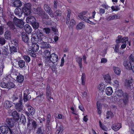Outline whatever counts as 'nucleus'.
I'll list each match as a JSON object with an SVG mask.
<instances>
[{
	"label": "nucleus",
	"instance_id": "61",
	"mask_svg": "<svg viewBox=\"0 0 134 134\" xmlns=\"http://www.w3.org/2000/svg\"><path fill=\"white\" fill-rule=\"evenodd\" d=\"M119 44H116L115 46V48L114 49V51L115 53H117L119 51Z\"/></svg>",
	"mask_w": 134,
	"mask_h": 134
},
{
	"label": "nucleus",
	"instance_id": "30",
	"mask_svg": "<svg viewBox=\"0 0 134 134\" xmlns=\"http://www.w3.org/2000/svg\"><path fill=\"white\" fill-rule=\"evenodd\" d=\"M113 69L116 74L118 75H120L121 70L119 68L116 67H114Z\"/></svg>",
	"mask_w": 134,
	"mask_h": 134
},
{
	"label": "nucleus",
	"instance_id": "29",
	"mask_svg": "<svg viewBox=\"0 0 134 134\" xmlns=\"http://www.w3.org/2000/svg\"><path fill=\"white\" fill-rule=\"evenodd\" d=\"M28 109L30 113L32 115H34L35 113V109L31 106H28Z\"/></svg>",
	"mask_w": 134,
	"mask_h": 134
},
{
	"label": "nucleus",
	"instance_id": "39",
	"mask_svg": "<svg viewBox=\"0 0 134 134\" xmlns=\"http://www.w3.org/2000/svg\"><path fill=\"white\" fill-rule=\"evenodd\" d=\"M105 86L103 83H100L98 86L99 89L101 92H102L104 90Z\"/></svg>",
	"mask_w": 134,
	"mask_h": 134
},
{
	"label": "nucleus",
	"instance_id": "31",
	"mask_svg": "<svg viewBox=\"0 0 134 134\" xmlns=\"http://www.w3.org/2000/svg\"><path fill=\"white\" fill-rule=\"evenodd\" d=\"M25 64V62L23 60H20L18 62V65L21 68H23Z\"/></svg>",
	"mask_w": 134,
	"mask_h": 134
},
{
	"label": "nucleus",
	"instance_id": "48",
	"mask_svg": "<svg viewBox=\"0 0 134 134\" xmlns=\"http://www.w3.org/2000/svg\"><path fill=\"white\" fill-rule=\"evenodd\" d=\"M2 54L5 55H7L9 54L8 49L5 48L2 49Z\"/></svg>",
	"mask_w": 134,
	"mask_h": 134
},
{
	"label": "nucleus",
	"instance_id": "20",
	"mask_svg": "<svg viewBox=\"0 0 134 134\" xmlns=\"http://www.w3.org/2000/svg\"><path fill=\"white\" fill-rule=\"evenodd\" d=\"M96 105L98 113L100 115L102 113V105L100 102L99 101H97Z\"/></svg>",
	"mask_w": 134,
	"mask_h": 134
},
{
	"label": "nucleus",
	"instance_id": "7",
	"mask_svg": "<svg viewBox=\"0 0 134 134\" xmlns=\"http://www.w3.org/2000/svg\"><path fill=\"white\" fill-rule=\"evenodd\" d=\"M0 131L1 132L4 134H7L8 132L10 134H12L13 131L8 126L4 125L1 126L0 127Z\"/></svg>",
	"mask_w": 134,
	"mask_h": 134
},
{
	"label": "nucleus",
	"instance_id": "4",
	"mask_svg": "<svg viewBox=\"0 0 134 134\" xmlns=\"http://www.w3.org/2000/svg\"><path fill=\"white\" fill-rule=\"evenodd\" d=\"M42 19L43 23L46 25H49L51 23V18L44 11L40 15Z\"/></svg>",
	"mask_w": 134,
	"mask_h": 134
},
{
	"label": "nucleus",
	"instance_id": "1",
	"mask_svg": "<svg viewBox=\"0 0 134 134\" xmlns=\"http://www.w3.org/2000/svg\"><path fill=\"white\" fill-rule=\"evenodd\" d=\"M46 38V36L43 35V33L41 30H37L36 34H33L31 39L32 42V45L30 49L29 50V52L30 55L35 57L36 54L35 52H37L39 48V46L37 44L39 41L44 40Z\"/></svg>",
	"mask_w": 134,
	"mask_h": 134
},
{
	"label": "nucleus",
	"instance_id": "35",
	"mask_svg": "<svg viewBox=\"0 0 134 134\" xmlns=\"http://www.w3.org/2000/svg\"><path fill=\"white\" fill-rule=\"evenodd\" d=\"M76 22L73 19H72L70 21L69 27L70 29L72 28L75 24Z\"/></svg>",
	"mask_w": 134,
	"mask_h": 134
},
{
	"label": "nucleus",
	"instance_id": "38",
	"mask_svg": "<svg viewBox=\"0 0 134 134\" xmlns=\"http://www.w3.org/2000/svg\"><path fill=\"white\" fill-rule=\"evenodd\" d=\"M68 13L66 17V23L67 25L69 24V22L71 16V12L69 10H68Z\"/></svg>",
	"mask_w": 134,
	"mask_h": 134
},
{
	"label": "nucleus",
	"instance_id": "8",
	"mask_svg": "<svg viewBox=\"0 0 134 134\" xmlns=\"http://www.w3.org/2000/svg\"><path fill=\"white\" fill-rule=\"evenodd\" d=\"M58 60V56L55 53H53L51 54L49 63H52V64H54L57 62Z\"/></svg>",
	"mask_w": 134,
	"mask_h": 134
},
{
	"label": "nucleus",
	"instance_id": "12",
	"mask_svg": "<svg viewBox=\"0 0 134 134\" xmlns=\"http://www.w3.org/2000/svg\"><path fill=\"white\" fill-rule=\"evenodd\" d=\"M46 38H45L44 40H41L40 41H39L40 42L41 41H42V42L40 43V46L41 48L47 49L50 46L49 43H47L46 42H44V41H45V39H46Z\"/></svg>",
	"mask_w": 134,
	"mask_h": 134
},
{
	"label": "nucleus",
	"instance_id": "15",
	"mask_svg": "<svg viewBox=\"0 0 134 134\" xmlns=\"http://www.w3.org/2000/svg\"><path fill=\"white\" fill-rule=\"evenodd\" d=\"M26 21L27 23L31 24L33 23L36 21V19L34 16H29L26 18Z\"/></svg>",
	"mask_w": 134,
	"mask_h": 134
},
{
	"label": "nucleus",
	"instance_id": "32",
	"mask_svg": "<svg viewBox=\"0 0 134 134\" xmlns=\"http://www.w3.org/2000/svg\"><path fill=\"white\" fill-rule=\"evenodd\" d=\"M81 79L82 85L83 86L85 85L86 79V75L84 73H82V74Z\"/></svg>",
	"mask_w": 134,
	"mask_h": 134
},
{
	"label": "nucleus",
	"instance_id": "27",
	"mask_svg": "<svg viewBox=\"0 0 134 134\" xmlns=\"http://www.w3.org/2000/svg\"><path fill=\"white\" fill-rule=\"evenodd\" d=\"M7 85V88L9 90L10 89L12 88H16L15 85L12 82H8Z\"/></svg>",
	"mask_w": 134,
	"mask_h": 134
},
{
	"label": "nucleus",
	"instance_id": "18",
	"mask_svg": "<svg viewBox=\"0 0 134 134\" xmlns=\"http://www.w3.org/2000/svg\"><path fill=\"white\" fill-rule=\"evenodd\" d=\"M12 116L15 121H17L19 119V116L18 113L15 111H13L12 113Z\"/></svg>",
	"mask_w": 134,
	"mask_h": 134
},
{
	"label": "nucleus",
	"instance_id": "43",
	"mask_svg": "<svg viewBox=\"0 0 134 134\" xmlns=\"http://www.w3.org/2000/svg\"><path fill=\"white\" fill-rule=\"evenodd\" d=\"M36 11L37 14L40 16L44 11L42 10L41 8L38 7L36 9Z\"/></svg>",
	"mask_w": 134,
	"mask_h": 134
},
{
	"label": "nucleus",
	"instance_id": "56",
	"mask_svg": "<svg viewBox=\"0 0 134 134\" xmlns=\"http://www.w3.org/2000/svg\"><path fill=\"white\" fill-rule=\"evenodd\" d=\"M31 121H32V127L33 128H34V129H35V128H36L37 127V124L36 121H34L32 119H31Z\"/></svg>",
	"mask_w": 134,
	"mask_h": 134
},
{
	"label": "nucleus",
	"instance_id": "46",
	"mask_svg": "<svg viewBox=\"0 0 134 134\" xmlns=\"http://www.w3.org/2000/svg\"><path fill=\"white\" fill-rule=\"evenodd\" d=\"M117 16L116 15L110 16L107 18V20H111L116 19H117Z\"/></svg>",
	"mask_w": 134,
	"mask_h": 134
},
{
	"label": "nucleus",
	"instance_id": "33",
	"mask_svg": "<svg viewBox=\"0 0 134 134\" xmlns=\"http://www.w3.org/2000/svg\"><path fill=\"white\" fill-rule=\"evenodd\" d=\"M5 38L7 40H10L11 37V35L10 32L7 31L5 32L4 34Z\"/></svg>",
	"mask_w": 134,
	"mask_h": 134
},
{
	"label": "nucleus",
	"instance_id": "5",
	"mask_svg": "<svg viewBox=\"0 0 134 134\" xmlns=\"http://www.w3.org/2000/svg\"><path fill=\"white\" fill-rule=\"evenodd\" d=\"M51 55L50 51L48 50H46L43 52V58L44 59L46 64H47L50 66V65L48 64L50 57Z\"/></svg>",
	"mask_w": 134,
	"mask_h": 134
},
{
	"label": "nucleus",
	"instance_id": "25",
	"mask_svg": "<svg viewBox=\"0 0 134 134\" xmlns=\"http://www.w3.org/2000/svg\"><path fill=\"white\" fill-rule=\"evenodd\" d=\"M76 61L78 63L80 68L81 69L82 67V58L79 57H76Z\"/></svg>",
	"mask_w": 134,
	"mask_h": 134
},
{
	"label": "nucleus",
	"instance_id": "26",
	"mask_svg": "<svg viewBox=\"0 0 134 134\" xmlns=\"http://www.w3.org/2000/svg\"><path fill=\"white\" fill-rule=\"evenodd\" d=\"M13 6L15 7H19L22 5L21 2L19 0H16L13 3Z\"/></svg>",
	"mask_w": 134,
	"mask_h": 134
},
{
	"label": "nucleus",
	"instance_id": "16",
	"mask_svg": "<svg viewBox=\"0 0 134 134\" xmlns=\"http://www.w3.org/2000/svg\"><path fill=\"white\" fill-rule=\"evenodd\" d=\"M14 12L16 15L20 17L21 16L23 12L22 9H21L20 8H18L15 9Z\"/></svg>",
	"mask_w": 134,
	"mask_h": 134
},
{
	"label": "nucleus",
	"instance_id": "50",
	"mask_svg": "<svg viewBox=\"0 0 134 134\" xmlns=\"http://www.w3.org/2000/svg\"><path fill=\"white\" fill-rule=\"evenodd\" d=\"M20 121L22 123H25L26 122V119L25 116L22 114L21 118H19Z\"/></svg>",
	"mask_w": 134,
	"mask_h": 134
},
{
	"label": "nucleus",
	"instance_id": "9",
	"mask_svg": "<svg viewBox=\"0 0 134 134\" xmlns=\"http://www.w3.org/2000/svg\"><path fill=\"white\" fill-rule=\"evenodd\" d=\"M15 121V120L13 118H7L6 120L5 124L9 127L12 128L14 126Z\"/></svg>",
	"mask_w": 134,
	"mask_h": 134
},
{
	"label": "nucleus",
	"instance_id": "2",
	"mask_svg": "<svg viewBox=\"0 0 134 134\" xmlns=\"http://www.w3.org/2000/svg\"><path fill=\"white\" fill-rule=\"evenodd\" d=\"M6 24L10 29L14 30L16 29L15 26L20 28H22L24 26V23L22 20L19 19L15 17L13 21H9Z\"/></svg>",
	"mask_w": 134,
	"mask_h": 134
},
{
	"label": "nucleus",
	"instance_id": "23",
	"mask_svg": "<svg viewBox=\"0 0 134 134\" xmlns=\"http://www.w3.org/2000/svg\"><path fill=\"white\" fill-rule=\"evenodd\" d=\"M133 81L132 79L130 80H126L125 83V86L127 88H130L131 86L133 85Z\"/></svg>",
	"mask_w": 134,
	"mask_h": 134
},
{
	"label": "nucleus",
	"instance_id": "19",
	"mask_svg": "<svg viewBox=\"0 0 134 134\" xmlns=\"http://www.w3.org/2000/svg\"><path fill=\"white\" fill-rule=\"evenodd\" d=\"M25 31L28 34L31 33L32 31V29L31 26L28 24H25L24 26Z\"/></svg>",
	"mask_w": 134,
	"mask_h": 134
},
{
	"label": "nucleus",
	"instance_id": "17",
	"mask_svg": "<svg viewBox=\"0 0 134 134\" xmlns=\"http://www.w3.org/2000/svg\"><path fill=\"white\" fill-rule=\"evenodd\" d=\"M22 38L23 41L25 42L28 43L29 40L28 35L25 32L22 34Z\"/></svg>",
	"mask_w": 134,
	"mask_h": 134
},
{
	"label": "nucleus",
	"instance_id": "36",
	"mask_svg": "<svg viewBox=\"0 0 134 134\" xmlns=\"http://www.w3.org/2000/svg\"><path fill=\"white\" fill-rule=\"evenodd\" d=\"M16 79L19 82L21 83L24 80V77L23 76L20 75L17 76Z\"/></svg>",
	"mask_w": 134,
	"mask_h": 134
},
{
	"label": "nucleus",
	"instance_id": "62",
	"mask_svg": "<svg viewBox=\"0 0 134 134\" xmlns=\"http://www.w3.org/2000/svg\"><path fill=\"white\" fill-rule=\"evenodd\" d=\"M107 59L105 58H102L101 59L100 62L102 63H105L107 62Z\"/></svg>",
	"mask_w": 134,
	"mask_h": 134
},
{
	"label": "nucleus",
	"instance_id": "6",
	"mask_svg": "<svg viewBox=\"0 0 134 134\" xmlns=\"http://www.w3.org/2000/svg\"><path fill=\"white\" fill-rule=\"evenodd\" d=\"M31 4L27 3L25 4L22 8L23 13L26 15L30 14L31 13Z\"/></svg>",
	"mask_w": 134,
	"mask_h": 134
},
{
	"label": "nucleus",
	"instance_id": "3",
	"mask_svg": "<svg viewBox=\"0 0 134 134\" xmlns=\"http://www.w3.org/2000/svg\"><path fill=\"white\" fill-rule=\"evenodd\" d=\"M115 93L119 97H122V100L125 105H127L129 102V98L128 94L126 92L123 93L121 90H118L116 91Z\"/></svg>",
	"mask_w": 134,
	"mask_h": 134
},
{
	"label": "nucleus",
	"instance_id": "22",
	"mask_svg": "<svg viewBox=\"0 0 134 134\" xmlns=\"http://www.w3.org/2000/svg\"><path fill=\"white\" fill-rule=\"evenodd\" d=\"M105 92L107 96H110L113 93V90L112 87H107L105 90Z\"/></svg>",
	"mask_w": 134,
	"mask_h": 134
},
{
	"label": "nucleus",
	"instance_id": "47",
	"mask_svg": "<svg viewBox=\"0 0 134 134\" xmlns=\"http://www.w3.org/2000/svg\"><path fill=\"white\" fill-rule=\"evenodd\" d=\"M122 36L121 35H119L117 37V38L115 42L117 44H119L121 42V40Z\"/></svg>",
	"mask_w": 134,
	"mask_h": 134
},
{
	"label": "nucleus",
	"instance_id": "10",
	"mask_svg": "<svg viewBox=\"0 0 134 134\" xmlns=\"http://www.w3.org/2000/svg\"><path fill=\"white\" fill-rule=\"evenodd\" d=\"M44 8L45 10L51 17L53 18L54 17L53 11L48 5L45 4L44 5Z\"/></svg>",
	"mask_w": 134,
	"mask_h": 134
},
{
	"label": "nucleus",
	"instance_id": "41",
	"mask_svg": "<svg viewBox=\"0 0 134 134\" xmlns=\"http://www.w3.org/2000/svg\"><path fill=\"white\" fill-rule=\"evenodd\" d=\"M54 14L55 17H57L58 16H60L62 15L61 10L60 9L56 10L54 12Z\"/></svg>",
	"mask_w": 134,
	"mask_h": 134
},
{
	"label": "nucleus",
	"instance_id": "58",
	"mask_svg": "<svg viewBox=\"0 0 134 134\" xmlns=\"http://www.w3.org/2000/svg\"><path fill=\"white\" fill-rule=\"evenodd\" d=\"M25 114L28 117V122H29V124H30L31 123H30V122L31 121V118L29 117V116H30V113L28 111H26Z\"/></svg>",
	"mask_w": 134,
	"mask_h": 134
},
{
	"label": "nucleus",
	"instance_id": "24",
	"mask_svg": "<svg viewBox=\"0 0 134 134\" xmlns=\"http://www.w3.org/2000/svg\"><path fill=\"white\" fill-rule=\"evenodd\" d=\"M46 90V96H51V87L49 84H47Z\"/></svg>",
	"mask_w": 134,
	"mask_h": 134
},
{
	"label": "nucleus",
	"instance_id": "44",
	"mask_svg": "<svg viewBox=\"0 0 134 134\" xmlns=\"http://www.w3.org/2000/svg\"><path fill=\"white\" fill-rule=\"evenodd\" d=\"M128 42V39L127 37H124L121 38V42L123 44H126Z\"/></svg>",
	"mask_w": 134,
	"mask_h": 134
},
{
	"label": "nucleus",
	"instance_id": "60",
	"mask_svg": "<svg viewBox=\"0 0 134 134\" xmlns=\"http://www.w3.org/2000/svg\"><path fill=\"white\" fill-rule=\"evenodd\" d=\"M129 60L130 63L131 62H133V63L134 64V57L132 55V54H131L130 55L129 58Z\"/></svg>",
	"mask_w": 134,
	"mask_h": 134
},
{
	"label": "nucleus",
	"instance_id": "21",
	"mask_svg": "<svg viewBox=\"0 0 134 134\" xmlns=\"http://www.w3.org/2000/svg\"><path fill=\"white\" fill-rule=\"evenodd\" d=\"M31 25L33 28L34 29L35 32L36 33L37 30H38V29L39 27V23L38 22L35 21ZM40 30H42L41 29H40Z\"/></svg>",
	"mask_w": 134,
	"mask_h": 134
},
{
	"label": "nucleus",
	"instance_id": "11",
	"mask_svg": "<svg viewBox=\"0 0 134 134\" xmlns=\"http://www.w3.org/2000/svg\"><path fill=\"white\" fill-rule=\"evenodd\" d=\"M15 108L18 111H21L23 110V106L22 105V100L20 99L18 103H17L15 105Z\"/></svg>",
	"mask_w": 134,
	"mask_h": 134
},
{
	"label": "nucleus",
	"instance_id": "13",
	"mask_svg": "<svg viewBox=\"0 0 134 134\" xmlns=\"http://www.w3.org/2000/svg\"><path fill=\"white\" fill-rule=\"evenodd\" d=\"M121 127V125L120 123H115L112 125V129L115 131L118 130Z\"/></svg>",
	"mask_w": 134,
	"mask_h": 134
},
{
	"label": "nucleus",
	"instance_id": "45",
	"mask_svg": "<svg viewBox=\"0 0 134 134\" xmlns=\"http://www.w3.org/2000/svg\"><path fill=\"white\" fill-rule=\"evenodd\" d=\"M10 49L12 53L14 54V53L17 52V48L14 46H13L11 47H10Z\"/></svg>",
	"mask_w": 134,
	"mask_h": 134
},
{
	"label": "nucleus",
	"instance_id": "64",
	"mask_svg": "<svg viewBox=\"0 0 134 134\" xmlns=\"http://www.w3.org/2000/svg\"><path fill=\"white\" fill-rule=\"evenodd\" d=\"M64 63V57H63L61 59V62L60 65V66L61 67H62L63 66Z\"/></svg>",
	"mask_w": 134,
	"mask_h": 134
},
{
	"label": "nucleus",
	"instance_id": "14",
	"mask_svg": "<svg viewBox=\"0 0 134 134\" xmlns=\"http://www.w3.org/2000/svg\"><path fill=\"white\" fill-rule=\"evenodd\" d=\"M13 106V102L9 100H7L4 101V106L7 109H9Z\"/></svg>",
	"mask_w": 134,
	"mask_h": 134
},
{
	"label": "nucleus",
	"instance_id": "53",
	"mask_svg": "<svg viewBox=\"0 0 134 134\" xmlns=\"http://www.w3.org/2000/svg\"><path fill=\"white\" fill-rule=\"evenodd\" d=\"M53 8L54 9H56L58 8V0H54L53 2Z\"/></svg>",
	"mask_w": 134,
	"mask_h": 134
},
{
	"label": "nucleus",
	"instance_id": "40",
	"mask_svg": "<svg viewBox=\"0 0 134 134\" xmlns=\"http://www.w3.org/2000/svg\"><path fill=\"white\" fill-rule=\"evenodd\" d=\"M63 130L62 126H60L56 131L55 134H61Z\"/></svg>",
	"mask_w": 134,
	"mask_h": 134
},
{
	"label": "nucleus",
	"instance_id": "28",
	"mask_svg": "<svg viewBox=\"0 0 134 134\" xmlns=\"http://www.w3.org/2000/svg\"><path fill=\"white\" fill-rule=\"evenodd\" d=\"M104 80L106 83H110L111 81V77L108 74L106 75L104 77Z\"/></svg>",
	"mask_w": 134,
	"mask_h": 134
},
{
	"label": "nucleus",
	"instance_id": "54",
	"mask_svg": "<svg viewBox=\"0 0 134 134\" xmlns=\"http://www.w3.org/2000/svg\"><path fill=\"white\" fill-rule=\"evenodd\" d=\"M113 115V113L111 112L108 111L107 113V119H108L110 117H112Z\"/></svg>",
	"mask_w": 134,
	"mask_h": 134
},
{
	"label": "nucleus",
	"instance_id": "37",
	"mask_svg": "<svg viewBox=\"0 0 134 134\" xmlns=\"http://www.w3.org/2000/svg\"><path fill=\"white\" fill-rule=\"evenodd\" d=\"M99 125L101 128L103 130L105 131H107V128L100 121H99Z\"/></svg>",
	"mask_w": 134,
	"mask_h": 134
},
{
	"label": "nucleus",
	"instance_id": "52",
	"mask_svg": "<svg viewBox=\"0 0 134 134\" xmlns=\"http://www.w3.org/2000/svg\"><path fill=\"white\" fill-rule=\"evenodd\" d=\"M6 41L3 37H0V44L2 46L5 44Z\"/></svg>",
	"mask_w": 134,
	"mask_h": 134
},
{
	"label": "nucleus",
	"instance_id": "57",
	"mask_svg": "<svg viewBox=\"0 0 134 134\" xmlns=\"http://www.w3.org/2000/svg\"><path fill=\"white\" fill-rule=\"evenodd\" d=\"M43 30L44 32L47 34H49L50 33V29L48 27H45L43 28Z\"/></svg>",
	"mask_w": 134,
	"mask_h": 134
},
{
	"label": "nucleus",
	"instance_id": "51",
	"mask_svg": "<svg viewBox=\"0 0 134 134\" xmlns=\"http://www.w3.org/2000/svg\"><path fill=\"white\" fill-rule=\"evenodd\" d=\"M79 17L81 20L86 22L87 21V19H88L87 17L83 15H79Z\"/></svg>",
	"mask_w": 134,
	"mask_h": 134
},
{
	"label": "nucleus",
	"instance_id": "49",
	"mask_svg": "<svg viewBox=\"0 0 134 134\" xmlns=\"http://www.w3.org/2000/svg\"><path fill=\"white\" fill-rule=\"evenodd\" d=\"M0 86L2 88H7L8 86L7 83L5 82L4 81H2L0 84Z\"/></svg>",
	"mask_w": 134,
	"mask_h": 134
},
{
	"label": "nucleus",
	"instance_id": "63",
	"mask_svg": "<svg viewBox=\"0 0 134 134\" xmlns=\"http://www.w3.org/2000/svg\"><path fill=\"white\" fill-rule=\"evenodd\" d=\"M50 63H49L48 64H49L50 65V66L49 65H48L47 64H46V65L47 66H49L52 69V70L53 71H55V66L54 65H51L50 64Z\"/></svg>",
	"mask_w": 134,
	"mask_h": 134
},
{
	"label": "nucleus",
	"instance_id": "59",
	"mask_svg": "<svg viewBox=\"0 0 134 134\" xmlns=\"http://www.w3.org/2000/svg\"><path fill=\"white\" fill-rule=\"evenodd\" d=\"M24 59L26 62H29L30 61V58L27 55H24Z\"/></svg>",
	"mask_w": 134,
	"mask_h": 134
},
{
	"label": "nucleus",
	"instance_id": "55",
	"mask_svg": "<svg viewBox=\"0 0 134 134\" xmlns=\"http://www.w3.org/2000/svg\"><path fill=\"white\" fill-rule=\"evenodd\" d=\"M27 96L28 95L27 94L25 93H24L23 99L25 102H27L28 100Z\"/></svg>",
	"mask_w": 134,
	"mask_h": 134
},
{
	"label": "nucleus",
	"instance_id": "42",
	"mask_svg": "<svg viewBox=\"0 0 134 134\" xmlns=\"http://www.w3.org/2000/svg\"><path fill=\"white\" fill-rule=\"evenodd\" d=\"M51 115L49 113L47 115L46 117V123L48 125L50 124L51 120Z\"/></svg>",
	"mask_w": 134,
	"mask_h": 134
},
{
	"label": "nucleus",
	"instance_id": "34",
	"mask_svg": "<svg viewBox=\"0 0 134 134\" xmlns=\"http://www.w3.org/2000/svg\"><path fill=\"white\" fill-rule=\"evenodd\" d=\"M85 26L84 22H80L76 26V28L78 30L81 29Z\"/></svg>",
	"mask_w": 134,
	"mask_h": 134
}]
</instances>
